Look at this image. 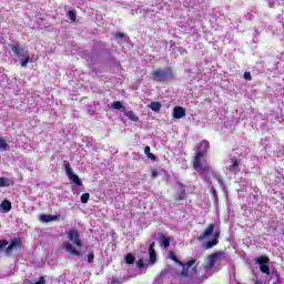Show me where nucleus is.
Listing matches in <instances>:
<instances>
[{
	"label": "nucleus",
	"mask_w": 284,
	"mask_h": 284,
	"mask_svg": "<svg viewBox=\"0 0 284 284\" xmlns=\"http://www.w3.org/2000/svg\"><path fill=\"white\" fill-rule=\"evenodd\" d=\"M168 258H171V261H174L176 265H180V267H182L180 275L184 278H194V276H196V266H194L196 265V260H191L186 263H183L182 261H180L179 257H176L174 251L169 252Z\"/></svg>",
	"instance_id": "1"
},
{
	"label": "nucleus",
	"mask_w": 284,
	"mask_h": 284,
	"mask_svg": "<svg viewBox=\"0 0 284 284\" xmlns=\"http://www.w3.org/2000/svg\"><path fill=\"white\" fill-rule=\"evenodd\" d=\"M207 150H210V142L207 140H203L197 146V152L193 162L194 170L197 172H203V170H205L203 163L205 155L207 154Z\"/></svg>",
	"instance_id": "2"
},
{
	"label": "nucleus",
	"mask_w": 284,
	"mask_h": 284,
	"mask_svg": "<svg viewBox=\"0 0 284 284\" xmlns=\"http://www.w3.org/2000/svg\"><path fill=\"white\" fill-rule=\"evenodd\" d=\"M9 52L10 54H13V57H17L20 59V65L21 68H28V63H30V54H28V51L19 42H13L9 44Z\"/></svg>",
	"instance_id": "3"
},
{
	"label": "nucleus",
	"mask_w": 284,
	"mask_h": 284,
	"mask_svg": "<svg viewBox=\"0 0 284 284\" xmlns=\"http://www.w3.org/2000/svg\"><path fill=\"white\" fill-rule=\"evenodd\" d=\"M151 74L152 81H155L156 83H168V81H174V79H176L172 67L153 70Z\"/></svg>",
	"instance_id": "4"
},
{
	"label": "nucleus",
	"mask_w": 284,
	"mask_h": 284,
	"mask_svg": "<svg viewBox=\"0 0 284 284\" xmlns=\"http://www.w3.org/2000/svg\"><path fill=\"white\" fill-rule=\"evenodd\" d=\"M255 264L258 265L260 272H262V274H266V276H271V278L274 275L278 276V272L270 270V257L261 255L255 258Z\"/></svg>",
	"instance_id": "5"
},
{
	"label": "nucleus",
	"mask_w": 284,
	"mask_h": 284,
	"mask_svg": "<svg viewBox=\"0 0 284 284\" xmlns=\"http://www.w3.org/2000/svg\"><path fill=\"white\" fill-rule=\"evenodd\" d=\"M64 170L69 181H72V183H74V185H78V187L83 186V181H81V179H79V175H77L74 171H72L70 162L64 161Z\"/></svg>",
	"instance_id": "6"
},
{
	"label": "nucleus",
	"mask_w": 284,
	"mask_h": 284,
	"mask_svg": "<svg viewBox=\"0 0 284 284\" xmlns=\"http://www.w3.org/2000/svg\"><path fill=\"white\" fill-rule=\"evenodd\" d=\"M226 170L232 174H239L241 172V159L231 156L226 162Z\"/></svg>",
	"instance_id": "7"
},
{
	"label": "nucleus",
	"mask_w": 284,
	"mask_h": 284,
	"mask_svg": "<svg viewBox=\"0 0 284 284\" xmlns=\"http://www.w3.org/2000/svg\"><path fill=\"white\" fill-rule=\"evenodd\" d=\"M68 239L73 243V245H77V247H83V242H81V235H79V230L72 229L68 231Z\"/></svg>",
	"instance_id": "8"
},
{
	"label": "nucleus",
	"mask_w": 284,
	"mask_h": 284,
	"mask_svg": "<svg viewBox=\"0 0 284 284\" xmlns=\"http://www.w3.org/2000/svg\"><path fill=\"white\" fill-rule=\"evenodd\" d=\"M221 256H223V253L211 254L204 265V270L206 272H209V270H212V267H214V265H216V261H219V258H221Z\"/></svg>",
	"instance_id": "9"
},
{
	"label": "nucleus",
	"mask_w": 284,
	"mask_h": 284,
	"mask_svg": "<svg viewBox=\"0 0 284 284\" xmlns=\"http://www.w3.org/2000/svg\"><path fill=\"white\" fill-rule=\"evenodd\" d=\"M12 250H21V240L19 237L11 240L10 244L6 248V254L10 255Z\"/></svg>",
	"instance_id": "10"
},
{
	"label": "nucleus",
	"mask_w": 284,
	"mask_h": 284,
	"mask_svg": "<svg viewBox=\"0 0 284 284\" xmlns=\"http://www.w3.org/2000/svg\"><path fill=\"white\" fill-rule=\"evenodd\" d=\"M63 247L69 254L73 256H81V252L74 248V246L70 242H63Z\"/></svg>",
	"instance_id": "11"
},
{
	"label": "nucleus",
	"mask_w": 284,
	"mask_h": 284,
	"mask_svg": "<svg viewBox=\"0 0 284 284\" xmlns=\"http://www.w3.org/2000/svg\"><path fill=\"white\" fill-rule=\"evenodd\" d=\"M214 234V224H210L207 229L200 235V241H205V239H210Z\"/></svg>",
	"instance_id": "12"
},
{
	"label": "nucleus",
	"mask_w": 284,
	"mask_h": 284,
	"mask_svg": "<svg viewBox=\"0 0 284 284\" xmlns=\"http://www.w3.org/2000/svg\"><path fill=\"white\" fill-rule=\"evenodd\" d=\"M185 116V109L183 106H175L173 109V119H183Z\"/></svg>",
	"instance_id": "13"
},
{
	"label": "nucleus",
	"mask_w": 284,
	"mask_h": 284,
	"mask_svg": "<svg viewBox=\"0 0 284 284\" xmlns=\"http://www.w3.org/2000/svg\"><path fill=\"white\" fill-rule=\"evenodd\" d=\"M123 114L126 116L130 121H133V123H136L139 121V116L134 114L131 110L123 109Z\"/></svg>",
	"instance_id": "14"
},
{
	"label": "nucleus",
	"mask_w": 284,
	"mask_h": 284,
	"mask_svg": "<svg viewBox=\"0 0 284 284\" xmlns=\"http://www.w3.org/2000/svg\"><path fill=\"white\" fill-rule=\"evenodd\" d=\"M0 207L2 212L8 213L10 212V210H12V202H10L9 200H3L0 204Z\"/></svg>",
	"instance_id": "15"
},
{
	"label": "nucleus",
	"mask_w": 284,
	"mask_h": 284,
	"mask_svg": "<svg viewBox=\"0 0 284 284\" xmlns=\"http://www.w3.org/2000/svg\"><path fill=\"white\" fill-rule=\"evenodd\" d=\"M57 219H59V216L57 215H48V214L40 215V221H42V223H51V221H57Z\"/></svg>",
	"instance_id": "16"
},
{
	"label": "nucleus",
	"mask_w": 284,
	"mask_h": 284,
	"mask_svg": "<svg viewBox=\"0 0 284 284\" xmlns=\"http://www.w3.org/2000/svg\"><path fill=\"white\" fill-rule=\"evenodd\" d=\"M149 108H150L153 112H161L162 105H161V102L154 101V102H151V103H150Z\"/></svg>",
	"instance_id": "17"
},
{
	"label": "nucleus",
	"mask_w": 284,
	"mask_h": 284,
	"mask_svg": "<svg viewBox=\"0 0 284 284\" xmlns=\"http://www.w3.org/2000/svg\"><path fill=\"white\" fill-rule=\"evenodd\" d=\"M160 243L164 247V250H168V247H170V237H168L165 235H161Z\"/></svg>",
	"instance_id": "18"
},
{
	"label": "nucleus",
	"mask_w": 284,
	"mask_h": 284,
	"mask_svg": "<svg viewBox=\"0 0 284 284\" xmlns=\"http://www.w3.org/2000/svg\"><path fill=\"white\" fill-rule=\"evenodd\" d=\"M111 106L113 110H121V112L126 109L121 101H114Z\"/></svg>",
	"instance_id": "19"
},
{
	"label": "nucleus",
	"mask_w": 284,
	"mask_h": 284,
	"mask_svg": "<svg viewBox=\"0 0 284 284\" xmlns=\"http://www.w3.org/2000/svg\"><path fill=\"white\" fill-rule=\"evenodd\" d=\"M0 187H10V179L6 176L0 178Z\"/></svg>",
	"instance_id": "20"
},
{
	"label": "nucleus",
	"mask_w": 284,
	"mask_h": 284,
	"mask_svg": "<svg viewBox=\"0 0 284 284\" xmlns=\"http://www.w3.org/2000/svg\"><path fill=\"white\" fill-rule=\"evenodd\" d=\"M144 154L148 156V159H151V161H156V155L150 152V146L144 148Z\"/></svg>",
	"instance_id": "21"
},
{
	"label": "nucleus",
	"mask_w": 284,
	"mask_h": 284,
	"mask_svg": "<svg viewBox=\"0 0 284 284\" xmlns=\"http://www.w3.org/2000/svg\"><path fill=\"white\" fill-rule=\"evenodd\" d=\"M8 148H10L8 142H6V140L0 138V151L1 152H6V150H8Z\"/></svg>",
	"instance_id": "22"
},
{
	"label": "nucleus",
	"mask_w": 284,
	"mask_h": 284,
	"mask_svg": "<svg viewBox=\"0 0 284 284\" xmlns=\"http://www.w3.org/2000/svg\"><path fill=\"white\" fill-rule=\"evenodd\" d=\"M149 256L151 265H154L156 263V251H149Z\"/></svg>",
	"instance_id": "23"
},
{
	"label": "nucleus",
	"mask_w": 284,
	"mask_h": 284,
	"mask_svg": "<svg viewBox=\"0 0 284 284\" xmlns=\"http://www.w3.org/2000/svg\"><path fill=\"white\" fill-rule=\"evenodd\" d=\"M134 261H135V258H134V255H132V254H126V256H125V263L128 264V265H134Z\"/></svg>",
	"instance_id": "24"
},
{
	"label": "nucleus",
	"mask_w": 284,
	"mask_h": 284,
	"mask_svg": "<svg viewBox=\"0 0 284 284\" xmlns=\"http://www.w3.org/2000/svg\"><path fill=\"white\" fill-rule=\"evenodd\" d=\"M123 283H125V278H123V277H115V276H113L111 278V284H123Z\"/></svg>",
	"instance_id": "25"
},
{
	"label": "nucleus",
	"mask_w": 284,
	"mask_h": 284,
	"mask_svg": "<svg viewBox=\"0 0 284 284\" xmlns=\"http://www.w3.org/2000/svg\"><path fill=\"white\" fill-rule=\"evenodd\" d=\"M214 245H219V240H211L209 242H206V250H212V247H214Z\"/></svg>",
	"instance_id": "26"
},
{
	"label": "nucleus",
	"mask_w": 284,
	"mask_h": 284,
	"mask_svg": "<svg viewBox=\"0 0 284 284\" xmlns=\"http://www.w3.org/2000/svg\"><path fill=\"white\" fill-rule=\"evenodd\" d=\"M68 17H69L70 21H77V12L74 10H70L68 12Z\"/></svg>",
	"instance_id": "27"
},
{
	"label": "nucleus",
	"mask_w": 284,
	"mask_h": 284,
	"mask_svg": "<svg viewBox=\"0 0 284 284\" xmlns=\"http://www.w3.org/2000/svg\"><path fill=\"white\" fill-rule=\"evenodd\" d=\"M81 203H88L90 201V193H84L80 197Z\"/></svg>",
	"instance_id": "28"
},
{
	"label": "nucleus",
	"mask_w": 284,
	"mask_h": 284,
	"mask_svg": "<svg viewBox=\"0 0 284 284\" xmlns=\"http://www.w3.org/2000/svg\"><path fill=\"white\" fill-rule=\"evenodd\" d=\"M165 274H172V266L168 265L165 270L161 272V276H164Z\"/></svg>",
	"instance_id": "29"
},
{
	"label": "nucleus",
	"mask_w": 284,
	"mask_h": 284,
	"mask_svg": "<svg viewBox=\"0 0 284 284\" xmlns=\"http://www.w3.org/2000/svg\"><path fill=\"white\" fill-rule=\"evenodd\" d=\"M72 193H73L75 196H79V194H81V189H79V186H77V185H73V186H72Z\"/></svg>",
	"instance_id": "30"
},
{
	"label": "nucleus",
	"mask_w": 284,
	"mask_h": 284,
	"mask_svg": "<svg viewBox=\"0 0 284 284\" xmlns=\"http://www.w3.org/2000/svg\"><path fill=\"white\" fill-rule=\"evenodd\" d=\"M136 267H138L139 270H143V268L145 267V262H143V258H141V260H139V261L136 262Z\"/></svg>",
	"instance_id": "31"
},
{
	"label": "nucleus",
	"mask_w": 284,
	"mask_h": 284,
	"mask_svg": "<svg viewBox=\"0 0 284 284\" xmlns=\"http://www.w3.org/2000/svg\"><path fill=\"white\" fill-rule=\"evenodd\" d=\"M170 45H171L170 49H169L170 52H176V50H179V48L176 47L174 41H171Z\"/></svg>",
	"instance_id": "32"
},
{
	"label": "nucleus",
	"mask_w": 284,
	"mask_h": 284,
	"mask_svg": "<svg viewBox=\"0 0 284 284\" xmlns=\"http://www.w3.org/2000/svg\"><path fill=\"white\" fill-rule=\"evenodd\" d=\"M211 194L215 199V201H219V195L216 194V189L214 186H212L211 189Z\"/></svg>",
	"instance_id": "33"
},
{
	"label": "nucleus",
	"mask_w": 284,
	"mask_h": 284,
	"mask_svg": "<svg viewBox=\"0 0 284 284\" xmlns=\"http://www.w3.org/2000/svg\"><path fill=\"white\" fill-rule=\"evenodd\" d=\"M159 174H161V173H160L159 170H156V169H154V170L151 171V176H152V179H156V176H159Z\"/></svg>",
	"instance_id": "34"
},
{
	"label": "nucleus",
	"mask_w": 284,
	"mask_h": 284,
	"mask_svg": "<svg viewBox=\"0 0 284 284\" xmlns=\"http://www.w3.org/2000/svg\"><path fill=\"white\" fill-rule=\"evenodd\" d=\"M244 79H245V81H252V73L246 71L244 73Z\"/></svg>",
	"instance_id": "35"
},
{
	"label": "nucleus",
	"mask_w": 284,
	"mask_h": 284,
	"mask_svg": "<svg viewBox=\"0 0 284 284\" xmlns=\"http://www.w3.org/2000/svg\"><path fill=\"white\" fill-rule=\"evenodd\" d=\"M8 245V240H0V250H3Z\"/></svg>",
	"instance_id": "36"
},
{
	"label": "nucleus",
	"mask_w": 284,
	"mask_h": 284,
	"mask_svg": "<svg viewBox=\"0 0 284 284\" xmlns=\"http://www.w3.org/2000/svg\"><path fill=\"white\" fill-rule=\"evenodd\" d=\"M94 261V253H89L88 254V263H93Z\"/></svg>",
	"instance_id": "37"
},
{
	"label": "nucleus",
	"mask_w": 284,
	"mask_h": 284,
	"mask_svg": "<svg viewBox=\"0 0 284 284\" xmlns=\"http://www.w3.org/2000/svg\"><path fill=\"white\" fill-rule=\"evenodd\" d=\"M123 37H125V34H123L122 32H118L114 34L115 39H123Z\"/></svg>",
	"instance_id": "38"
},
{
	"label": "nucleus",
	"mask_w": 284,
	"mask_h": 284,
	"mask_svg": "<svg viewBox=\"0 0 284 284\" xmlns=\"http://www.w3.org/2000/svg\"><path fill=\"white\" fill-rule=\"evenodd\" d=\"M88 113H89L91 116H93L94 110H92V105H89V106H88Z\"/></svg>",
	"instance_id": "39"
},
{
	"label": "nucleus",
	"mask_w": 284,
	"mask_h": 284,
	"mask_svg": "<svg viewBox=\"0 0 284 284\" xmlns=\"http://www.w3.org/2000/svg\"><path fill=\"white\" fill-rule=\"evenodd\" d=\"M154 245H155L154 242H152V243L150 244V246H149V252H154Z\"/></svg>",
	"instance_id": "40"
},
{
	"label": "nucleus",
	"mask_w": 284,
	"mask_h": 284,
	"mask_svg": "<svg viewBox=\"0 0 284 284\" xmlns=\"http://www.w3.org/2000/svg\"><path fill=\"white\" fill-rule=\"evenodd\" d=\"M255 284H263V281L256 280V281H255Z\"/></svg>",
	"instance_id": "41"
},
{
	"label": "nucleus",
	"mask_w": 284,
	"mask_h": 284,
	"mask_svg": "<svg viewBox=\"0 0 284 284\" xmlns=\"http://www.w3.org/2000/svg\"><path fill=\"white\" fill-rule=\"evenodd\" d=\"M220 185L223 184V180L221 178L217 179Z\"/></svg>",
	"instance_id": "42"
},
{
	"label": "nucleus",
	"mask_w": 284,
	"mask_h": 284,
	"mask_svg": "<svg viewBox=\"0 0 284 284\" xmlns=\"http://www.w3.org/2000/svg\"><path fill=\"white\" fill-rule=\"evenodd\" d=\"M93 62H94V60H92V59L89 61V63H93Z\"/></svg>",
	"instance_id": "43"
},
{
	"label": "nucleus",
	"mask_w": 284,
	"mask_h": 284,
	"mask_svg": "<svg viewBox=\"0 0 284 284\" xmlns=\"http://www.w3.org/2000/svg\"><path fill=\"white\" fill-rule=\"evenodd\" d=\"M214 236H215V239H216V236H219V233H216Z\"/></svg>",
	"instance_id": "44"
},
{
	"label": "nucleus",
	"mask_w": 284,
	"mask_h": 284,
	"mask_svg": "<svg viewBox=\"0 0 284 284\" xmlns=\"http://www.w3.org/2000/svg\"><path fill=\"white\" fill-rule=\"evenodd\" d=\"M135 12H139V9H135Z\"/></svg>",
	"instance_id": "45"
}]
</instances>
